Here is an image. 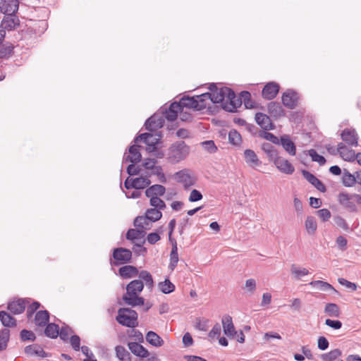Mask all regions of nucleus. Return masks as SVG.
Segmentation results:
<instances>
[{"mask_svg":"<svg viewBox=\"0 0 361 361\" xmlns=\"http://www.w3.org/2000/svg\"><path fill=\"white\" fill-rule=\"evenodd\" d=\"M164 124V118L159 115L154 114L145 121V126L146 130L152 132L161 128Z\"/></svg>","mask_w":361,"mask_h":361,"instance_id":"4468645a","label":"nucleus"},{"mask_svg":"<svg viewBox=\"0 0 361 361\" xmlns=\"http://www.w3.org/2000/svg\"><path fill=\"white\" fill-rule=\"evenodd\" d=\"M179 104L183 110L185 107L197 110L196 97H184L180 100Z\"/></svg>","mask_w":361,"mask_h":361,"instance_id":"ea45409f","label":"nucleus"},{"mask_svg":"<svg viewBox=\"0 0 361 361\" xmlns=\"http://www.w3.org/2000/svg\"><path fill=\"white\" fill-rule=\"evenodd\" d=\"M341 139L348 145L357 147L358 145V135L355 129L345 128L341 134Z\"/></svg>","mask_w":361,"mask_h":361,"instance_id":"ddd939ff","label":"nucleus"},{"mask_svg":"<svg viewBox=\"0 0 361 361\" xmlns=\"http://www.w3.org/2000/svg\"><path fill=\"white\" fill-rule=\"evenodd\" d=\"M309 156L312 158L313 161L317 162L320 166H323L326 163L325 158L319 155L316 150L311 149L308 151Z\"/></svg>","mask_w":361,"mask_h":361,"instance_id":"4d7b16f0","label":"nucleus"},{"mask_svg":"<svg viewBox=\"0 0 361 361\" xmlns=\"http://www.w3.org/2000/svg\"><path fill=\"white\" fill-rule=\"evenodd\" d=\"M317 214L324 222L328 221L331 216V214L328 209H321L317 211Z\"/></svg>","mask_w":361,"mask_h":361,"instance_id":"69168bd1","label":"nucleus"},{"mask_svg":"<svg viewBox=\"0 0 361 361\" xmlns=\"http://www.w3.org/2000/svg\"><path fill=\"white\" fill-rule=\"evenodd\" d=\"M216 97L214 101L221 103V107L228 112H234L242 104L241 97L237 98L235 92L229 87L218 88Z\"/></svg>","mask_w":361,"mask_h":361,"instance_id":"f257e3e1","label":"nucleus"},{"mask_svg":"<svg viewBox=\"0 0 361 361\" xmlns=\"http://www.w3.org/2000/svg\"><path fill=\"white\" fill-rule=\"evenodd\" d=\"M144 283L141 280H133L126 286V293L123 300L126 304L135 307L145 305V300L140 297V293L143 290Z\"/></svg>","mask_w":361,"mask_h":361,"instance_id":"f03ea898","label":"nucleus"},{"mask_svg":"<svg viewBox=\"0 0 361 361\" xmlns=\"http://www.w3.org/2000/svg\"><path fill=\"white\" fill-rule=\"evenodd\" d=\"M338 154L345 161H354L355 159V153L353 150L350 149L343 142L338 143Z\"/></svg>","mask_w":361,"mask_h":361,"instance_id":"a878e982","label":"nucleus"},{"mask_svg":"<svg viewBox=\"0 0 361 361\" xmlns=\"http://www.w3.org/2000/svg\"><path fill=\"white\" fill-rule=\"evenodd\" d=\"M211 92H206L200 95H197V110L200 111L207 107V101L210 100L212 103H217L214 101V97H216L218 93V87L215 84H211L209 87Z\"/></svg>","mask_w":361,"mask_h":361,"instance_id":"39448f33","label":"nucleus"},{"mask_svg":"<svg viewBox=\"0 0 361 361\" xmlns=\"http://www.w3.org/2000/svg\"><path fill=\"white\" fill-rule=\"evenodd\" d=\"M190 148L184 141H176L166 151V159L169 163L175 164L186 159Z\"/></svg>","mask_w":361,"mask_h":361,"instance_id":"7ed1b4c3","label":"nucleus"},{"mask_svg":"<svg viewBox=\"0 0 361 361\" xmlns=\"http://www.w3.org/2000/svg\"><path fill=\"white\" fill-rule=\"evenodd\" d=\"M279 144L290 154L294 156L296 153V147L294 142L290 140V137L284 135L281 137Z\"/></svg>","mask_w":361,"mask_h":361,"instance_id":"b1692460","label":"nucleus"},{"mask_svg":"<svg viewBox=\"0 0 361 361\" xmlns=\"http://www.w3.org/2000/svg\"><path fill=\"white\" fill-rule=\"evenodd\" d=\"M161 137V135L159 134L154 135L149 133H145L136 137L134 142H137L139 141H142L147 145L146 150L148 152L152 153V152L156 151L157 145L160 142Z\"/></svg>","mask_w":361,"mask_h":361,"instance_id":"423d86ee","label":"nucleus"},{"mask_svg":"<svg viewBox=\"0 0 361 361\" xmlns=\"http://www.w3.org/2000/svg\"><path fill=\"white\" fill-rule=\"evenodd\" d=\"M240 97H241L242 103H244V105L247 109H252L255 107V102L252 100L251 94L249 92H241Z\"/></svg>","mask_w":361,"mask_h":361,"instance_id":"8fccbe9b","label":"nucleus"},{"mask_svg":"<svg viewBox=\"0 0 361 361\" xmlns=\"http://www.w3.org/2000/svg\"><path fill=\"white\" fill-rule=\"evenodd\" d=\"M267 109L271 116L275 118H279L286 115L284 109L279 102H269L267 106Z\"/></svg>","mask_w":361,"mask_h":361,"instance_id":"4be33fe9","label":"nucleus"},{"mask_svg":"<svg viewBox=\"0 0 361 361\" xmlns=\"http://www.w3.org/2000/svg\"><path fill=\"white\" fill-rule=\"evenodd\" d=\"M145 231L140 228H130L126 233V238L130 240L142 238L145 236Z\"/></svg>","mask_w":361,"mask_h":361,"instance_id":"49530a36","label":"nucleus"},{"mask_svg":"<svg viewBox=\"0 0 361 361\" xmlns=\"http://www.w3.org/2000/svg\"><path fill=\"white\" fill-rule=\"evenodd\" d=\"M20 25V20L16 14L5 15L1 24V27L5 30H15Z\"/></svg>","mask_w":361,"mask_h":361,"instance_id":"f8f14e48","label":"nucleus"},{"mask_svg":"<svg viewBox=\"0 0 361 361\" xmlns=\"http://www.w3.org/2000/svg\"><path fill=\"white\" fill-rule=\"evenodd\" d=\"M112 257L115 260L113 264L116 266H118L119 264L130 262L132 258V252L128 249L118 247L114 249Z\"/></svg>","mask_w":361,"mask_h":361,"instance_id":"6e6552de","label":"nucleus"},{"mask_svg":"<svg viewBox=\"0 0 361 361\" xmlns=\"http://www.w3.org/2000/svg\"><path fill=\"white\" fill-rule=\"evenodd\" d=\"M204 149L209 153H214L217 147L213 140H207L201 143Z\"/></svg>","mask_w":361,"mask_h":361,"instance_id":"e2e57ef3","label":"nucleus"},{"mask_svg":"<svg viewBox=\"0 0 361 361\" xmlns=\"http://www.w3.org/2000/svg\"><path fill=\"white\" fill-rule=\"evenodd\" d=\"M298 94L292 90H288L282 94V103L289 109H293L298 105Z\"/></svg>","mask_w":361,"mask_h":361,"instance_id":"1a4fd4ad","label":"nucleus"},{"mask_svg":"<svg viewBox=\"0 0 361 361\" xmlns=\"http://www.w3.org/2000/svg\"><path fill=\"white\" fill-rule=\"evenodd\" d=\"M262 149L267 154L271 161H274L279 157L278 151L270 143H264L262 146Z\"/></svg>","mask_w":361,"mask_h":361,"instance_id":"c9c22d12","label":"nucleus"},{"mask_svg":"<svg viewBox=\"0 0 361 361\" xmlns=\"http://www.w3.org/2000/svg\"><path fill=\"white\" fill-rule=\"evenodd\" d=\"M310 285L312 287H317L319 290L323 291H329L332 290L334 292H336V290L335 288L329 283L323 281H313L310 283Z\"/></svg>","mask_w":361,"mask_h":361,"instance_id":"c03bdc74","label":"nucleus"},{"mask_svg":"<svg viewBox=\"0 0 361 361\" xmlns=\"http://www.w3.org/2000/svg\"><path fill=\"white\" fill-rule=\"evenodd\" d=\"M175 178L178 183H181L185 188L194 185L192 178L188 173L187 170H181L175 173Z\"/></svg>","mask_w":361,"mask_h":361,"instance_id":"aec40b11","label":"nucleus"},{"mask_svg":"<svg viewBox=\"0 0 361 361\" xmlns=\"http://www.w3.org/2000/svg\"><path fill=\"white\" fill-rule=\"evenodd\" d=\"M202 197L203 196L199 190L193 189L190 192L188 200L191 202H194L201 200Z\"/></svg>","mask_w":361,"mask_h":361,"instance_id":"774afa93","label":"nucleus"},{"mask_svg":"<svg viewBox=\"0 0 361 361\" xmlns=\"http://www.w3.org/2000/svg\"><path fill=\"white\" fill-rule=\"evenodd\" d=\"M276 167L282 173L286 174H292L294 171V166L285 158L279 156L274 161Z\"/></svg>","mask_w":361,"mask_h":361,"instance_id":"f3484780","label":"nucleus"},{"mask_svg":"<svg viewBox=\"0 0 361 361\" xmlns=\"http://www.w3.org/2000/svg\"><path fill=\"white\" fill-rule=\"evenodd\" d=\"M59 334V326L54 323H49L46 325L44 334L51 338H56Z\"/></svg>","mask_w":361,"mask_h":361,"instance_id":"58836bf2","label":"nucleus"},{"mask_svg":"<svg viewBox=\"0 0 361 361\" xmlns=\"http://www.w3.org/2000/svg\"><path fill=\"white\" fill-rule=\"evenodd\" d=\"M140 145H133L129 147V154H125L123 156V161L124 162H131L132 164H136L141 161L142 155L139 151Z\"/></svg>","mask_w":361,"mask_h":361,"instance_id":"dca6fc26","label":"nucleus"},{"mask_svg":"<svg viewBox=\"0 0 361 361\" xmlns=\"http://www.w3.org/2000/svg\"><path fill=\"white\" fill-rule=\"evenodd\" d=\"M152 174L158 176L159 180L161 183H166V178L163 172V169L161 166H157L156 168H154L152 170Z\"/></svg>","mask_w":361,"mask_h":361,"instance_id":"680f3d73","label":"nucleus"},{"mask_svg":"<svg viewBox=\"0 0 361 361\" xmlns=\"http://www.w3.org/2000/svg\"><path fill=\"white\" fill-rule=\"evenodd\" d=\"M166 192V188L161 185H153L145 190V195L147 197H158L162 196Z\"/></svg>","mask_w":361,"mask_h":361,"instance_id":"473e14b6","label":"nucleus"},{"mask_svg":"<svg viewBox=\"0 0 361 361\" xmlns=\"http://www.w3.org/2000/svg\"><path fill=\"white\" fill-rule=\"evenodd\" d=\"M342 183L345 187H353L356 183L355 173L352 174L348 170L344 169L342 176Z\"/></svg>","mask_w":361,"mask_h":361,"instance_id":"4c0bfd02","label":"nucleus"},{"mask_svg":"<svg viewBox=\"0 0 361 361\" xmlns=\"http://www.w3.org/2000/svg\"><path fill=\"white\" fill-rule=\"evenodd\" d=\"M317 225L314 217L309 216L305 221V228L309 234H314L317 230Z\"/></svg>","mask_w":361,"mask_h":361,"instance_id":"603ef678","label":"nucleus"},{"mask_svg":"<svg viewBox=\"0 0 361 361\" xmlns=\"http://www.w3.org/2000/svg\"><path fill=\"white\" fill-rule=\"evenodd\" d=\"M116 319L124 326L134 328L138 325L137 313L130 308H120Z\"/></svg>","mask_w":361,"mask_h":361,"instance_id":"20e7f679","label":"nucleus"},{"mask_svg":"<svg viewBox=\"0 0 361 361\" xmlns=\"http://www.w3.org/2000/svg\"><path fill=\"white\" fill-rule=\"evenodd\" d=\"M128 346L132 353L140 357H148L149 356V351L142 345L137 342H129Z\"/></svg>","mask_w":361,"mask_h":361,"instance_id":"5701e85b","label":"nucleus"},{"mask_svg":"<svg viewBox=\"0 0 361 361\" xmlns=\"http://www.w3.org/2000/svg\"><path fill=\"white\" fill-rule=\"evenodd\" d=\"M25 352L27 355H36L40 357H46L47 354L43 348L37 344L30 345L25 347Z\"/></svg>","mask_w":361,"mask_h":361,"instance_id":"7c9ffc66","label":"nucleus"},{"mask_svg":"<svg viewBox=\"0 0 361 361\" xmlns=\"http://www.w3.org/2000/svg\"><path fill=\"white\" fill-rule=\"evenodd\" d=\"M304 178L312 185H314L319 191L324 192L326 187L323 183L318 179L314 175L307 171H302Z\"/></svg>","mask_w":361,"mask_h":361,"instance_id":"412c9836","label":"nucleus"},{"mask_svg":"<svg viewBox=\"0 0 361 361\" xmlns=\"http://www.w3.org/2000/svg\"><path fill=\"white\" fill-rule=\"evenodd\" d=\"M28 302L27 299L19 298L8 302L7 308L11 313L19 314L24 312Z\"/></svg>","mask_w":361,"mask_h":361,"instance_id":"2eb2a0df","label":"nucleus"},{"mask_svg":"<svg viewBox=\"0 0 361 361\" xmlns=\"http://www.w3.org/2000/svg\"><path fill=\"white\" fill-rule=\"evenodd\" d=\"M20 338L22 341H35L36 336L35 334L32 331H29L27 329H23L20 331Z\"/></svg>","mask_w":361,"mask_h":361,"instance_id":"052dcab7","label":"nucleus"},{"mask_svg":"<svg viewBox=\"0 0 361 361\" xmlns=\"http://www.w3.org/2000/svg\"><path fill=\"white\" fill-rule=\"evenodd\" d=\"M18 7V0H1L0 2V11L5 15L16 14Z\"/></svg>","mask_w":361,"mask_h":361,"instance_id":"9d476101","label":"nucleus"},{"mask_svg":"<svg viewBox=\"0 0 361 361\" xmlns=\"http://www.w3.org/2000/svg\"><path fill=\"white\" fill-rule=\"evenodd\" d=\"M13 47L10 44H0V58H8L13 54Z\"/></svg>","mask_w":361,"mask_h":361,"instance_id":"864d4df0","label":"nucleus"},{"mask_svg":"<svg viewBox=\"0 0 361 361\" xmlns=\"http://www.w3.org/2000/svg\"><path fill=\"white\" fill-rule=\"evenodd\" d=\"M9 338V329H4L0 331V351H2L6 348Z\"/></svg>","mask_w":361,"mask_h":361,"instance_id":"de8ad7c7","label":"nucleus"},{"mask_svg":"<svg viewBox=\"0 0 361 361\" xmlns=\"http://www.w3.org/2000/svg\"><path fill=\"white\" fill-rule=\"evenodd\" d=\"M0 321L6 327H14L16 326V319L5 311H0Z\"/></svg>","mask_w":361,"mask_h":361,"instance_id":"f704fd0d","label":"nucleus"},{"mask_svg":"<svg viewBox=\"0 0 361 361\" xmlns=\"http://www.w3.org/2000/svg\"><path fill=\"white\" fill-rule=\"evenodd\" d=\"M70 343L74 350L78 351L80 348V338L77 335H73L70 338Z\"/></svg>","mask_w":361,"mask_h":361,"instance_id":"338daca9","label":"nucleus"},{"mask_svg":"<svg viewBox=\"0 0 361 361\" xmlns=\"http://www.w3.org/2000/svg\"><path fill=\"white\" fill-rule=\"evenodd\" d=\"M334 221L338 227L343 228L344 231H348L349 230L348 224L342 216L337 215L334 216Z\"/></svg>","mask_w":361,"mask_h":361,"instance_id":"0e129e2a","label":"nucleus"},{"mask_svg":"<svg viewBox=\"0 0 361 361\" xmlns=\"http://www.w3.org/2000/svg\"><path fill=\"white\" fill-rule=\"evenodd\" d=\"M151 181L147 178L144 177H138L135 178H133V185L131 187H134L135 189H144L147 188Z\"/></svg>","mask_w":361,"mask_h":361,"instance_id":"37998d69","label":"nucleus"},{"mask_svg":"<svg viewBox=\"0 0 361 361\" xmlns=\"http://www.w3.org/2000/svg\"><path fill=\"white\" fill-rule=\"evenodd\" d=\"M134 226L142 231L149 230L152 227V222L145 216H137L133 222Z\"/></svg>","mask_w":361,"mask_h":361,"instance_id":"2f4dec72","label":"nucleus"},{"mask_svg":"<svg viewBox=\"0 0 361 361\" xmlns=\"http://www.w3.org/2000/svg\"><path fill=\"white\" fill-rule=\"evenodd\" d=\"M357 195L358 194H348L347 192H340L337 196V201L345 209L350 212H357Z\"/></svg>","mask_w":361,"mask_h":361,"instance_id":"0eeeda50","label":"nucleus"},{"mask_svg":"<svg viewBox=\"0 0 361 361\" xmlns=\"http://www.w3.org/2000/svg\"><path fill=\"white\" fill-rule=\"evenodd\" d=\"M119 274L124 279H130L136 276L139 271L137 267L131 265H126L121 267L118 270Z\"/></svg>","mask_w":361,"mask_h":361,"instance_id":"cd10ccee","label":"nucleus"},{"mask_svg":"<svg viewBox=\"0 0 361 361\" xmlns=\"http://www.w3.org/2000/svg\"><path fill=\"white\" fill-rule=\"evenodd\" d=\"M172 243V249L170 253V262L169 264V269L171 271H173L177 266L178 262V246L176 240H173Z\"/></svg>","mask_w":361,"mask_h":361,"instance_id":"c756f323","label":"nucleus"},{"mask_svg":"<svg viewBox=\"0 0 361 361\" xmlns=\"http://www.w3.org/2000/svg\"><path fill=\"white\" fill-rule=\"evenodd\" d=\"M150 198V204L154 207V209L159 210L166 208L165 202L159 197H149Z\"/></svg>","mask_w":361,"mask_h":361,"instance_id":"13d9d810","label":"nucleus"},{"mask_svg":"<svg viewBox=\"0 0 361 361\" xmlns=\"http://www.w3.org/2000/svg\"><path fill=\"white\" fill-rule=\"evenodd\" d=\"M180 104L179 102L172 103L169 109L165 111V118L170 121H173L177 118L178 113L182 111Z\"/></svg>","mask_w":361,"mask_h":361,"instance_id":"393cba45","label":"nucleus"},{"mask_svg":"<svg viewBox=\"0 0 361 361\" xmlns=\"http://www.w3.org/2000/svg\"><path fill=\"white\" fill-rule=\"evenodd\" d=\"M116 355L121 361H131L130 353L122 345H117L115 348Z\"/></svg>","mask_w":361,"mask_h":361,"instance_id":"a19ab883","label":"nucleus"},{"mask_svg":"<svg viewBox=\"0 0 361 361\" xmlns=\"http://www.w3.org/2000/svg\"><path fill=\"white\" fill-rule=\"evenodd\" d=\"M244 157L246 163L250 167L255 168L261 164V161L258 159L256 153L252 149H245L244 152Z\"/></svg>","mask_w":361,"mask_h":361,"instance_id":"bb28decb","label":"nucleus"},{"mask_svg":"<svg viewBox=\"0 0 361 361\" xmlns=\"http://www.w3.org/2000/svg\"><path fill=\"white\" fill-rule=\"evenodd\" d=\"M324 312L329 317H338L340 309L336 303H327L324 308Z\"/></svg>","mask_w":361,"mask_h":361,"instance_id":"a18cd8bd","label":"nucleus"},{"mask_svg":"<svg viewBox=\"0 0 361 361\" xmlns=\"http://www.w3.org/2000/svg\"><path fill=\"white\" fill-rule=\"evenodd\" d=\"M138 276L140 280L145 282L147 288L152 290L154 287V281L151 274L147 271L143 270L138 273Z\"/></svg>","mask_w":361,"mask_h":361,"instance_id":"e433bc0d","label":"nucleus"},{"mask_svg":"<svg viewBox=\"0 0 361 361\" xmlns=\"http://www.w3.org/2000/svg\"><path fill=\"white\" fill-rule=\"evenodd\" d=\"M290 271L294 276L298 279L309 274V271L307 269L298 267L295 264H292Z\"/></svg>","mask_w":361,"mask_h":361,"instance_id":"5fc2aeb1","label":"nucleus"},{"mask_svg":"<svg viewBox=\"0 0 361 361\" xmlns=\"http://www.w3.org/2000/svg\"><path fill=\"white\" fill-rule=\"evenodd\" d=\"M341 350L336 348L329 353L322 354L320 357L322 361H336L340 356H341Z\"/></svg>","mask_w":361,"mask_h":361,"instance_id":"79ce46f5","label":"nucleus"},{"mask_svg":"<svg viewBox=\"0 0 361 361\" xmlns=\"http://www.w3.org/2000/svg\"><path fill=\"white\" fill-rule=\"evenodd\" d=\"M147 342L154 347H161L164 344V340L154 331H148L146 335Z\"/></svg>","mask_w":361,"mask_h":361,"instance_id":"72a5a7b5","label":"nucleus"},{"mask_svg":"<svg viewBox=\"0 0 361 361\" xmlns=\"http://www.w3.org/2000/svg\"><path fill=\"white\" fill-rule=\"evenodd\" d=\"M228 140L233 145H239L242 140L241 135L237 130H231L228 133Z\"/></svg>","mask_w":361,"mask_h":361,"instance_id":"6e6d98bb","label":"nucleus"},{"mask_svg":"<svg viewBox=\"0 0 361 361\" xmlns=\"http://www.w3.org/2000/svg\"><path fill=\"white\" fill-rule=\"evenodd\" d=\"M255 121L264 130H269L274 128V125L271 118L263 113H257L255 114Z\"/></svg>","mask_w":361,"mask_h":361,"instance_id":"6ab92c4d","label":"nucleus"},{"mask_svg":"<svg viewBox=\"0 0 361 361\" xmlns=\"http://www.w3.org/2000/svg\"><path fill=\"white\" fill-rule=\"evenodd\" d=\"M145 216L147 219H149V221L152 223V222H155V221L159 220L162 216V214L160 212V210L153 208V209H148L146 211Z\"/></svg>","mask_w":361,"mask_h":361,"instance_id":"3c124183","label":"nucleus"},{"mask_svg":"<svg viewBox=\"0 0 361 361\" xmlns=\"http://www.w3.org/2000/svg\"><path fill=\"white\" fill-rule=\"evenodd\" d=\"M158 286L160 290L165 294L171 293L175 290V286L167 279L164 281L159 282Z\"/></svg>","mask_w":361,"mask_h":361,"instance_id":"09e8293b","label":"nucleus"},{"mask_svg":"<svg viewBox=\"0 0 361 361\" xmlns=\"http://www.w3.org/2000/svg\"><path fill=\"white\" fill-rule=\"evenodd\" d=\"M221 322L224 334L228 337H234L237 334L232 317L230 315L226 314L223 316Z\"/></svg>","mask_w":361,"mask_h":361,"instance_id":"a211bd4d","label":"nucleus"},{"mask_svg":"<svg viewBox=\"0 0 361 361\" xmlns=\"http://www.w3.org/2000/svg\"><path fill=\"white\" fill-rule=\"evenodd\" d=\"M49 320V313L47 310L37 312L35 317V324L38 326H45Z\"/></svg>","mask_w":361,"mask_h":361,"instance_id":"c85d7f7f","label":"nucleus"},{"mask_svg":"<svg viewBox=\"0 0 361 361\" xmlns=\"http://www.w3.org/2000/svg\"><path fill=\"white\" fill-rule=\"evenodd\" d=\"M73 333V331L71 328L68 326H62L61 330H59V336L61 340L63 341H67L68 340V336L71 334Z\"/></svg>","mask_w":361,"mask_h":361,"instance_id":"bf43d9fd","label":"nucleus"},{"mask_svg":"<svg viewBox=\"0 0 361 361\" xmlns=\"http://www.w3.org/2000/svg\"><path fill=\"white\" fill-rule=\"evenodd\" d=\"M280 86L275 82H268L262 89V96L267 100L273 99L279 93Z\"/></svg>","mask_w":361,"mask_h":361,"instance_id":"9b49d317","label":"nucleus"}]
</instances>
